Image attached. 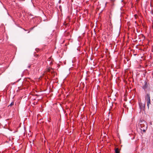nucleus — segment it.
<instances>
[{
  "label": "nucleus",
  "mask_w": 153,
  "mask_h": 153,
  "mask_svg": "<svg viewBox=\"0 0 153 153\" xmlns=\"http://www.w3.org/2000/svg\"><path fill=\"white\" fill-rule=\"evenodd\" d=\"M14 102H12L10 104V105H9V106H10L13 105H14Z\"/></svg>",
  "instance_id": "obj_7"
},
{
  "label": "nucleus",
  "mask_w": 153,
  "mask_h": 153,
  "mask_svg": "<svg viewBox=\"0 0 153 153\" xmlns=\"http://www.w3.org/2000/svg\"><path fill=\"white\" fill-rule=\"evenodd\" d=\"M33 28H30V30H32L33 29Z\"/></svg>",
  "instance_id": "obj_9"
},
{
  "label": "nucleus",
  "mask_w": 153,
  "mask_h": 153,
  "mask_svg": "<svg viewBox=\"0 0 153 153\" xmlns=\"http://www.w3.org/2000/svg\"><path fill=\"white\" fill-rule=\"evenodd\" d=\"M144 83H145V84L143 86V88L144 89H145L147 88V82L146 81H145L144 82Z\"/></svg>",
  "instance_id": "obj_2"
},
{
  "label": "nucleus",
  "mask_w": 153,
  "mask_h": 153,
  "mask_svg": "<svg viewBox=\"0 0 153 153\" xmlns=\"http://www.w3.org/2000/svg\"><path fill=\"white\" fill-rule=\"evenodd\" d=\"M147 101V105L148 106V108H149V105L150 104V100H149Z\"/></svg>",
  "instance_id": "obj_5"
},
{
  "label": "nucleus",
  "mask_w": 153,
  "mask_h": 153,
  "mask_svg": "<svg viewBox=\"0 0 153 153\" xmlns=\"http://www.w3.org/2000/svg\"><path fill=\"white\" fill-rule=\"evenodd\" d=\"M143 124H141L140 125V127L141 128V130L143 131L144 132H145L147 127H146L145 128H143Z\"/></svg>",
  "instance_id": "obj_1"
},
{
  "label": "nucleus",
  "mask_w": 153,
  "mask_h": 153,
  "mask_svg": "<svg viewBox=\"0 0 153 153\" xmlns=\"http://www.w3.org/2000/svg\"><path fill=\"white\" fill-rule=\"evenodd\" d=\"M30 32V31H29L28 32V33H29Z\"/></svg>",
  "instance_id": "obj_12"
},
{
  "label": "nucleus",
  "mask_w": 153,
  "mask_h": 153,
  "mask_svg": "<svg viewBox=\"0 0 153 153\" xmlns=\"http://www.w3.org/2000/svg\"><path fill=\"white\" fill-rule=\"evenodd\" d=\"M139 107L140 109H141L143 107H144L145 105L142 104L141 103H139Z\"/></svg>",
  "instance_id": "obj_4"
},
{
  "label": "nucleus",
  "mask_w": 153,
  "mask_h": 153,
  "mask_svg": "<svg viewBox=\"0 0 153 153\" xmlns=\"http://www.w3.org/2000/svg\"><path fill=\"white\" fill-rule=\"evenodd\" d=\"M107 2H106V3H105V6L106 5V4H107Z\"/></svg>",
  "instance_id": "obj_10"
},
{
  "label": "nucleus",
  "mask_w": 153,
  "mask_h": 153,
  "mask_svg": "<svg viewBox=\"0 0 153 153\" xmlns=\"http://www.w3.org/2000/svg\"><path fill=\"white\" fill-rule=\"evenodd\" d=\"M146 101H148L149 100H150V95L148 94H147V95L146 96Z\"/></svg>",
  "instance_id": "obj_3"
},
{
  "label": "nucleus",
  "mask_w": 153,
  "mask_h": 153,
  "mask_svg": "<svg viewBox=\"0 0 153 153\" xmlns=\"http://www.w3.org/2000/svg\"><path fill=\"white\" fill-rule=\"evenodd\" d=\"M150 124L151 125H152V122H150Z\"/></svg>",
  "instance_id": "obj_11"
},
{
  "label": "nucleus",
  "mask_w": 153,
  "mask_h": 153,
  "mask_svg": "<svg viewBox=\"0 0 153 153\" xmlns=\"http://www.w3.org/2000/svg\"><path fill=\"white\" fill-rule=\"evenodd\" d=\"M112 2H114L115 1V0H110Z\"/></svg>",
  "instance_id": "obj_8"
},
{
  "label": "nucleus",
  "mask_w": 153,
  "mask_h": 153,
  "mask_svg": "<svg viewBox=\"0 0 153 153\" xmlns=\"http://www.w3.org/2000/svg\"><path fill=\"white\" fill-rule=\"evenodd\" d=\"M115 153H119V151L118 148H117L115 150Z\"/></svg>",
  "instance_id": "obj_6"
}]
</instances>
